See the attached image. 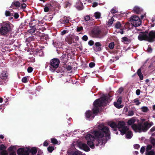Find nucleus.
<instances>
[{
  "instance_id": "1",
  "label": "nucleus",
  "mask_w": 155,
  "mask_h": 155,
  "mask_svg": "<svg viewBox=\"0 0 155 155\" xmlns=\"http://www.w3.org/2000/svg\"><path fill=\"white\" fill-rule=\"evenodd\" d=\"M98 130H94L87 133L85 137L87 143L91 148L94 147V145L98 146L95 141H97L99 145L104 144L107 141L110 139V133L108 127L101 124L98 127Z\"/></svg>"
},
{
  "instance_id": "2",
  "label": "nucleus",
  "mask_w": 155,
  "mask_h": 155,
  "mask_svg": "<svg viewBox=\"0 0 155 155\" xmlns=\"http://www.w3.org/2000/svg\"><path fill=\"white\" fill-rule=\"evenodd\" d=\"M109 96H104L100 99L97 100L94 103V108L93 109V113L90 110H87L85 112V116L87 118L91 119L94 118V114L98 113V107L101 106H105L110 101Z\"/></svg>"
},
{
  "instance_id": "3",
  "label": "nucleus",
  "mask_w": 155,
  "mask_h": 155,
  "mask_svg": "<svg viewBox=\"0 0 155 155\" xmlns=\"http://www.w3.org/2000/svg\"><path fill=\"white\" fill-rule=\"evenodd\" d=\"M118 127L121 135L126 134V138L130 139L132 137L133 134L129 130L127 126H125V123L123 121H120L118 123Z\"/></svg>"
},
{
  "instance_id": "4",
  "label": "nucleus",
  "mask_w": 155,
  "mask_h": 155,
  "mask_svg": "<svg viewBox=\"0 0 155 155\" xmlns=\"http://www.w3.org/2000/svg\"><path fill=\"white\" fill-rule=\"evenodd\" d=\"M153 125V123L152 122L148 123L147 122H145L142 124H138L136 125L134 124L132 125V127L133 129L136 132H140L141 131H145Z\"/></svg>"
},
{
  "instance_id": "5",
  "label": "nucleus",
  "mask_w": 155,
  "mask_h": 155,
  "mask_svg": "<svg viewBox=\"0 0 155 155\" xmlns=\"http://www.w3.org/2000/svg\"><path fill=\"white\" fill-rule=\"evenodd\" d=\"M155 38V31H151L149 34L148 33L141 32L140 34L138 39L140 41L147 40L150 42H152L153 39Z\"/></svg>"
},
{
  "instance_id": "6",
  "label": "nucleus",
  "mask_w": 155,
  "mask_h": 155,
  "mask_svg": "<svg viewBox=\"0 0 155 155\" xmlns=\"http://www.w3.org/2000/svg\"><path fill=\"white\" fill-rule=\"evenodd\" d=\"M1 28V34L5 35L10 30L13 28V25L8 21L4 22Z\"/></svg>"
},
{
  "instance_id": "7",
  "label": "nucleus",
  "mask_w": 155,
  "mask_h": 155,
  "mask_svg": "<svg viewBox=\"0 0 155 155\" xmlns=\"http://www.w3.org/2000/svg\"><path fill=\"white\" fill-rule=\"evenodd\" d=\"M30 149L28 147L19 148L17 151L18 155H28Z\"/></svg>"
},
{
  "instance_id": "8",
  "label": "nucleus",
  "mask_w": 155,
  "mask_h": 155,
  "mask_svg": "<svg viewBox=\"0 0 155 155\" xmlns=\"http://www.w3.org/2000/svg\"><path fill=\"white\" fill-rule=\"evenodd\" d=\"M131 24L134 26H138L141 24L140 18L137 16H133L131 21Z\"/></svg>"
},
{
  "instance_id": "9",
  "label": "nucleus",
  "mask_w": 155,
  "mask_h": 155,
  "mask_svg": "<svg viewBox=\"0 0 155 155\" xmlns=\"http://www.w3.org/2000/svg\"><path fill=\"white\" fill-rule=\"evenodd\" d=\"M59 60L56 58L52 59L51 61V65L55 68H57L59 64Z\"/></svg>"
},
{
  "instance_id": "10",
  "label": "nucleus",
  "mask_w": 155,
  "mask_h": 155,
  "mask_svg": "<svg viewBox=\"0 0 155 155\" xmlns=\"http://www.w3.org/2000/svg\"><path fill=\"white\" fill-rule=\"evenodd\" d=\"M78 147L86 151H89L90 150L89 148L86 144L80 142L78 144Z\"/></svg>"
},
{
  "instance_id": "11",
  "label": "nucleus",
  "mask_w": 155,
  "mask_h": 155,
  "mask_svg": "<svg viewBox=\"0 0 155 155\" xmlns=\"http://www.w3.org/2000/svg\"><path fill=\"white\" fill-rule=\"evenodd\" d=\"M121 98L119 97L117 102H115L114 103V106L118 108H120L122 107H123V105L121 104Z\"/></svg>"
},
{
  "instance_id": "12",
  "label": "nucleus",
  "mask_w": 155,
  "mask_h": 155,
  "mask_svg": "<svg viewBox=\"0 0 155 155\" xmlns=\"http://www.w3.org/2000/svg\"><path fill=\"white\" fill-rule=\"evenodd\" d=\"M5 149L6 147L4 145H1V155H8V153Z\"/></svg>"
},
{
  "instance_id": "13",
  "label": "nucleus",
  "mask_w": 155,
  "mask_h": 155,
  "mask_svg": "<svg viewBox=\"0 0 155 155\" xmlns=\"http://www.w3.org/2000/svg\"><path fill=\"white\" fill-rule=\"evenodd\" d=\"M8 150L10 152L9 155H16L15 152L16 147L15 146H11L9 147Z\"/></svg>"
},
{
  "instance_id": "14",
  "label": "nucleus",
  "mask_w": 155,
  "mask_h": 155,
  "mask_svg": "<svg viewBox=\"0 0 155 155\" xmlns=\"http://www.w3.org/2000/svg\"><path fill=\"white\" fill-rule=\"evenodd\" d=\"M67 154L68 155H82V153L81 152L77 150L73 152L68 151V152Z\"/></svg>"
},
{
  "instance_id": "15",
  "label": "nucleus",
  "mask_w": 155,
  "mask_h": 155,
  "mask_svg": "<svg viewBox=\"0 0 155 155\" xmlns=\"http://www.w3.org/2000/svg\"><path fill=\"white\" fill-rule=\"evenodd\" d=\"M8 78V74L5 71H3L1 74V79H6Z\"/></svg>"
},
{
  "instance_id": "16",
  "label": "nucleus",
  "mask_w": 155,
  "mask_h": 155,
  "mask_svg": "<svg viewBox=\"0 0 155 155\" xmlns=\"http://www.w3.org/2000/svg\"><path fill=\"white\" fill-rule=\"evenodd\" d=\"M20 6V3L18 2H14L12 3L11 7L13 8H18Z\"/></svg>"
},
{
  "instance_id": "17",
  "label": "nucleus",
  "mask_w": 155,
  "mask_h": 155,
  "mask_svg": "<svg viewBox=\"0 0 155 155\" xmlns=\"http://www.w3.org/2000/svg\"><path fill=\"white\" fill-rule=\"evenodd\" d=\"M76 7L78 10H81L83 8L82 4L81 2L79 1L77 3Z\"/></svg>"
},
{
  "instance_id": "18",
  "label": "nucleus",
  "mask_w": 155,
  "mask_h": 155,
  "mask_svg": "<svg viewBox=\"0 0 155 155\" xmlns=\"http://www.w3.org/2000/svg\"><path fill=\"white\" fill-rule=\"evenodd\" d=\"M52 6L51 5H48L46 6L44 8V10L45 12H47L51 11L52 9Z\"/></svg>"
},
{
  "instance_id": "19",
  "label": "nucleus",
  "mask_w": 155,
  "mask_h": 155,
  "mask_svg": "<svg viewBox=\"0 0 155 155\" xmlns=\"http://www.w3.org/2000/svg\"><path fill=\"white\" fill-rule=\"evenodd\" d=\"M140 109L144 113H147L149 110L148 107L146 106H143L140 108Z\"/></svg>"
},
{
  "instance_id": "20",
  "label": "nucleus",
  "mask_w": 155,
  "mask_h": 155,
  "mask_svg": "<svg viewBox=\"0 0 155 155\" xmlns=\"http://www.w3.org/2000/svg\"><path fill=\"white\" fill-rule=\"evenodd\" d=\"M136 120L134 117L130 119L127 122L128 124L129 125H132L135 122Z\"/></svg>"
},
{
  "instance_id": "21",
  "label": "nucleus",
  "mask_w": 155,
  "mask_h": 155,
  "mask_svg": "<svg viewBox=\"0 0 155 155\" xmlns=\"http://www.w3.org/2000/svg\"><path fill=\"white\" fill-rule=\"evenodd\" d=\"M137 74L138 76L139 77L140 79L141 80H142L143 79V76L142 74L141 73L140 69H139L137 71Z\"/></svg>"
},
{
  "instance_id": "22",
  "label": "nucleus",
  "mask_w": 155,
  "mask_h": 155,
  "mask_svg": "<svg viewBox=\"0 0 155 155\" xmlns=\"http://www.w3.org/2000/svg\"><path fill=\"white\" fill-rule=\"evenodd\" d=\"M133 10L135 13H138L140 12L141 11V9L138 7L135 6Z\"/></svg>"
},
{
  "instance_id": "23",
  "label": "nucleus",
  "mask_w": 155,
  "mask_h": 155,
  "mask_svg": "<svg viewBox=\"0 0 155 155\" xmlns=\"http://www.w3.org/2000/svg\"><path fill=\"white\" fill-rule=\"evenodd\" d=\"M109 125L110 126V127H111L112 128H114L116 127H117V128H118V124L117 125V124L115 122H112L110 123V124H109Z\"/></svg>"
},
{
  "instance_id": "24",
  "label": "nucleus",
  "mask_w": 155,
  "mask_h": 155,
  "mask_svg": "<svg viewBox=\"0 0 155 155\" xmlns=\"http://www.w3.org/2000/svg\"><path fill=\"white\" fill-rule=\"evenodd\" d=\"M37 149L36 147H33L30 150L32 154H35L37 152Z\"/></svg>"
},
{
  "instance_id": "25",
  "label": "nucleus",
  "mask_w": 155,
  "mask_h": 155,
  "mask_svg": "<svg viewBox=\"0 0 155 155\" xmlns=\"http://www.w3.org/2000/svg\"><path fill=\"white\" fill-rule=\"evenodd\" d=\"M94 16L96 18H99L101 16V13L98 12H96L94 13Z\"/></svg>"
},
{
  "instance_id": "26",
  "label": "nucleus",
  "mask_w": 155,
  "mask_h": 155,
  "mask_svg": "<svg viewBox=\"0 0 155 155\" xmlns=\"http://www.w3.org/2000/svg\"><path fill=\"white\" fill-rule=\"evenodd\" d=\"M60 22L61 23H67L69 22V20L67 18H64V20L62 19L60 20Z\"/></svg>"
},
{
  "instance_id": "27",
  "label": "nucleus",
  "mask_w": 155,
  "mask_h": 155,
  "mask_svg": "<svg viewBox=\"0 0 155 155\" xmlns=\"http://www.w3.org/2000/svg\"><path fill=\"white\" fill-rule=\"evenodd\" d=\"M95 45L97 47H98V51H100L101 50L100 47L101 46V45L100 43L99 42H97L95 43Z\"/></svg>"
},
{
  "instance_id": "28",
  "label": "nucleus",
  "mask_w": 155,
  "mask_h": 155,
  "mask_svg": "<svg viewBox=\"0 0 155 155\" xmlns=\"http://www.w3.org/2000/svg\"><path fill=\"white\" fill-rule=\"evenodd\" d=\"M133 101L134 103H135V104L137 105H139L140 103V102L139 100L137 99H135Z\"/></svg>"
},
{
  "instance_id": "29",
  "label": "nucleus",
  "mask_w": 155,
  "mask_h": 155,
  "mask_svg": "<svg viewBox=\"0 0 155 155\" xmlns=\"http://www.w3.org/2000/svg\"><path fill=\"white\" fill-rule=\"evenodd\" d=\"M51 140L52 143L56 144H59L58 142L55 139L52 138L51 139Z\"/></svg>"
},
{
  "instance_id": "30",
  "label": "nucleus",
  "mask_w": 155,
  "mask_h": 155,
  "mask_svg": "<svg viewBox=\"0 0 155 155\" xmlns=\"http://www.w3.org/2000/svg\"><path fill=\"white\" fill-rule=\"evenodd\" d=\"M121 26V25L120 23L119 22H117L116 24L115 25V28H120Z\"/></svg>"
},
{
  "instance_id": "31",
  "label": "nucleus",
  "mask_w": 155,
  "mask_h": 155,
  "mask_svg": "<svg viewBox=\"0 0 155 155\" xmlns=\"http://www.w3.org/2000/svg\"><path fill=\"white\" fill-rule=\"evenodd\" d=\"M146 155H154V152L152 151H150L149 152H146Z\"/></svg>"
},
{
  "instance_id": "32",
  "label": "nucleus",
  "mask_w": 155,
  "mask_h": 155,
  "mask_svg": "<svg viewBox=\"0 0 155 155\" xmlns=\"http://www.w3.org/2000/svg\"><path fill=\"white\" fill-rule=\"evenodd\" d=\"M54 150V147H49L48 148V151L50 153H51Z\"/></svg>"
},
{
  "instance_id": "33",
  "label": "nucleus",
  "mask_w": 155,
  "mask_h": 155,
  "mask_svg": "<svg viewBox=\"0 0 155 155\" xmlns=\"http://www.w3.org/2000/svg\"><path fill=\"white\" fill-rule=\"evenodd\" d=\"M28 81L27 78L26 77H24L22 79V81L24 83H26Z\"/></svg>"
},
{
  "instance_id": "34",
  "label": "nucleus",
  "mask_w": 155,
  "mask_h": 155,
  "mask_svg": "<svg viewBox=\"0 0 155 155\" xmlns=\"http://www.w3.org/2000/svg\"><path fill=\"white\" fill-rule=\"evenodd\" d=\"M152 147L151 145H148L147 147L146 152H149L150 151L149 150H150L152 148Z\"/></svg>"
},
{
  "instance_id": "35",
  "label": "nucleus",
  "mask_w": 155,
  "mask_h": 155,
  "mask_svg": "<svg viewBox=\"0 0 155 155\" xmlns=\"http://www.w3.org/2000/svg\"><path fill=\"white\" fill-rule=\"evenodd\" d=\"M114 46V44L113 43H110L109 45V47L110 49L113 48Z\"/></svg>"
},
{
  "instance_id": "36",
  "label": "nucleus",
  "mask_w": 155,
  "mask_h": 155,
  "mask_svg": "<svg viewBox=\"0 0 155 155\" xmlns=\"http://www.w3.org/2000/svg\"><path fill=\"white\" fill-rule=\"evenodd\" d=\"M134 114V112L132 110L129 111L128 112V115L129 116H132Z\"/></svg>"
},
{
  "instance_id": "37",
  "label": "nucleus",
  "mask_w": 155,
  "mask_h": 155,
  "mask_svg": "<svg viewBox=\"0 0 155 155\" xmlns=\"http://www.w3.org/2000/svg\"><path fill=\"white\" fill-rule=\"evenodd\" d=\"M114 21V18H111L108 21V24L109 25L112 24L113 22Z\"/></svg>"
},
{
  "instance_id": "38",
  "label": "nucleus",
  "mask_w": 155,
  "mask_h": 155,
  "mask_svg": "<svg viewBox=\"0 0 155 155\" xmlns=\"http://www.w3.org/2000/svg\"><path fill=\"white\" fill-rule=\"evenodd\" d=\"M145 148L144 147H142L141 148L140 150V152L141 153H143L145 151Z\"/></svg>"
},
{
  "instance_id": "39",
  "label": "nucleus",
  "mask_w": 155,
  "mask_h": 155,
  "mask_svg": "<svg viewBox=\"0 0 155 155\" xmlns=\"http://www.w3.org/2000/svg\"><path fill=\"white\" fill-rule=\"evenodd\" d=\"M33 70V68L31 67H29L27 69V71L28 72L31 73V72Z\"/></svg>"
},
{
  "instance_id": "40",
  "label": "nucleus",
  "mask_w": 155,
  "mask_h": 155,
  "mask_svg": "<svg viewBox=\"0 0 155 155\" xmlns=\"http://www.w3.org/2000/svg\"><path fill=\"white\" fill-rule=\"evenodd\" d=\"M14 16L15 18L17 19L19 17V15L18 13H15L14 14Z\"/></svg>"
},
{
  "instance_id": "41",
  "label": "nucleus",
  "mask_w": 155,
  "mask_h": 155,
  "mask_svg": "<svg viewBox=\"0 0 155 155\" xmlns=\"http://www.w3.org/2000/svg\"><path fill=\"white\" fill-rule=\"evenodd\" d=\"M84 19L86 21H87L90 19V18L89 15H87L84 17Z\"/></svg>"
},
{
  "instance_id": "42",
  "label": "nucleus",
  "mask_w": 155,
  "mask_h": 155,
  "mask_svg": "<svg viewBox=\"0 0 155 155\" xmlns=\"http://www.w3.org/2000/svg\"><path fill=\"white\" fill-rule=\"evenodd\" d=\"M83 40L86 41L88 39V37L86 35H84L82 38Z\"/></svg>"
},
{
  "instance_id": "43",
  "label": "nucleus",
  "mask_w": 155,
  "mask_h": 155,
  "mask_svg": "<svg viewBox=\"0 0 155 155\" xmlns=\"http://www.w3.org/2000/svg\"><path fill=\"white\" fill-rule=\"evenodd\" d=\"M5 15L6 16H9L11 14L10 12L8 11H6L5 12Z\"/></svg>"
},
{
  "instance_id": "44",
  "label": "nucleus",
  "mask_w": 155,
  "mask_h": 155,
  "mask_svg": "<svg viewBox=\"0 0 155 155\" xmlns=\"http://www.w3.org/2000/svg\"><path fill=\"white\" fill-rule=\"evenodd\" d=\"M88 44L91 46L93 45L94 44V42L92 40L88 42Z\"/></svg>"
},
{
  "instance_id": "45",
  "label": "nucleus",
  "mask_w": 155,
  "mask_h": 155,
  "mask_svg": "<svg viewBox=\"0 0 155 155\" xmlns=\"http://www.w3.org/2000/svg\"><path fill=\"white\" fill-rule=\"evenodd\" d=\"M44 146L46 147L48 145V143L47 140L45 141L43 144Z\"/></svg>"
},
{
  "instance_id": "46",
  "label": "nucleus",
  "mask_w": 155,
  "mask_h": 155,
  "mask_svg": "<svg viewBox=\"0 0 155 155\" xmlns=\"http://www.w3.org/2000/svg\"><path fill=\"white\" fill-rule=\"evenodd\" d=\"M95 64L93 62L90 63L89 64V66L90 68H92L94 66Z\"/></svg>"
},
{
  "instance_id": "47",
  "label": "nucleus",
  "mask_w": 155,
  "mask_h": 155,
  "mask_svg": "<svg viewBox=\"0 0 155 155\" xmlns=\"http://www.w3.org/2000/svg\"><path fill=\"white\" fill-rule=\"evenodd\" d=\"M122 40L123 41H128V39L126 37H124L122 38Z\"/></svg>"
},
{
  "instance_id": "48",
  "label": "nucleus",
  "mask_w": 155,
  "mask_h": 155,
  "mask_svg": "<svg viewBox=\"0 0 155 155\" xmlns=\"http://www.w3.org/2000/svg\"><path fill=\"white\" fill-rule=\"evenodd\" d=\"M134 147L136 149H138L140 148V146L138 144H135L134 146Z\"/></svg>"
},
{
  "instance_id": "49",
  "label": "nucleus",
  "mask_w": 155,
  "mask_h": 155,
  "mask_svg": "<svg viewBox=\"0 0 155 155\" xmlns=\"http://www.w3.org/2000/svg\"><path fill=\"white\" fill-rule=\"evenodd\" d=\"M151 143L153 145H155V139H152L151 140Z\"/></svg>"
},
{
  "instance_id": "50",
  "label": "nucleus",
  "mask_w": 155,
  "mask_h": 155,
  "mask_svg": "<svg viewBox=\"0 0 155 155\" xmlns=\"http://www.w3.org/2000/svg\"><path fill=\"white\" fill-rule=\"evenodd\" d=\"M83 29V28L82 27H77V31H80L82 30Z\"/></svg>"
},
{
  "instance_id": "51",
  "label": "nucleus",
  "mask_w": 155,
  "mask_h": 155,
  "mask_svg": "<svg viewBox=\"0 0 155 155\" xmlns=\"http://www.w3.org/2000/svg\"><path fill=\"white\" fill-rule=\"evenodd\" d=\"M67 31L66 30H64L63 31H62L61 32V35H64L67 33Z\"/></svg>"
},
{
  "instance_id": "52",
  "label": "nucleus",
  "mask_w": 155,
  "mask_h": 155,
  "mask_svg": "<svg viewBox=\"0 0 155 155\" xmlns=\"http://www.w3.org/2000/svg\"><path fill=\"white\" fill-rule=\"evenodd\" d=\"M97 5L98 4L97 3L94 2L93 3V4L92 7H95L96 6H97Z\"/></svg>"
},
{
  "instance_id": "53",
  "label": "nucleus",
  "mask_w": 155,
  "mask_h": 155,
  "mask_svg": "<svg viewBox=\"0 0 155 155\" xmlns=\"http://www.w3.org/2000/svg\"><path fill=\"white\" fill-rule=\"evenodd\" d=\"M26 6V5L25 4H23L21 5V8L23 9H24Z\"/></svg>"
},
{
  "instance_id": "54",
  "label": "nucleus",
  "mask_w": 155,
  "mask_h": 155,
  "mask_svg": "<svg viewBox=\"0 0 155 155\" xmlns=\"http://www.w3.org/2000/svg\"><path fill=\"white\" fill-rule=\"evenodd\" d=\"M140 91L139 90H137L136 91V94L137 95H139L140 94Z\"/></svg>"
},
{
  "instance_id": "55",
  "label": "nucleus",
  "mask_w": 155,
  "mask_h": 155,
  "mask_svg": "<svg viewBox=\"0 0 155 155\" xmlns=\"http://www.w3.org/2000/svg\"><path fill=\"white\" fill-rule=\"evenodd\" d=\"M111 13H115L116 12H117V11L116 9H112L111 10Z\"/></svg>"
},
{
  "instance_id": "56",
  "label": "nucleus",
  "mask_w": 155,
  "mask_h": 155,
  "mask_svg": "<svg viewBox=\"0 0 155 155\" xmlns=\"http://www.w3.org/2000/svg\"><path fill=\"white\" fill-rule=\"evenodd\" d=\"M147 51L148 52H150L152 51V50L150 47H149L147 49Z\"/></svg>"
},
{
  "instance_id": "57",
  "label": "nucleus",
  "mask_w": 155,
  "mask_h": 155,
  "mask_svg": "<svg viewBox=\"0 0 155 155\" xmlns=\"http://www.w3.org/2000/svg\"><path fill=\"white\" fill-rule=\"evenodd\" d=\"M155 131V127H154L152 128L150 130V131L151 132H153Z\"/></svg>"
},
{
  "instance_id": "58",
  "label": "nucleus",
  "mask_w": 155,
  "mask_h": 155,
  "mask_svg": "<svg viewBox=\"0 0 155 155\" xmlns=\"http://www.w3.org/2000/svg\"><path fill=\"white\" fill-rule=\"evenodd\" d=\"M141 18L142 19H143L144 18H146V15L145 14L144 15H142L141 16Z\"/></svg>"
},
{
  "instance_id": "59",
  "label": "nucleus",
  "mask_w": 155,
  "mask_h": 155,
  "mask_svg": "<svg viewBox=\"0 0 155 155\" xmlns=\"http://www.w3.org/2000/svg\"><path fill=\"white\" fill-rule=\"evenodd\" d=\"M120 32L121 34H124V31L122 30L120 31Z\"/></svg>"
},
{
  "instance_id": "60",
  "label": "nucleus",
  "mask_w": 155,
  "mask_h": 155,
  "mask_svg": "<svg viewBox=\"0 0 155 155\" xmlns=\"http://www.w3.org/2000/svg\"><path fill=\"white\" fill-rule=\"evenodd\" d=\"M124 110H126V112L128 110L127 108V107H124Z\"/></svg>"
},
{
  "instance_id": "61",
  "label": "nucleus",
  "mask_w": 155,
  "mask_h": 155,
  "mask_svg": "<svg viewBox=\"0 0 155 155\" xmlns=\"http://www.w3.org/2000/svg\"><path fill=\"white\" fill-rule=\"evenodd\" d=\"M69 5H70V3H68L67 4V5H66V7H67L68 6H69Z\"/></svg>"
},
{
  "instance_id": "62",
  "label": "nucleus",
  "mask_w": 155,
  "mask_h": 155,
  "mask_svg": "<svg viewBox=\"0 0 155 155\" xmlns=\"http://www.w3.org/2000/svg\"><path fill=\"white\" fill-rule=\"evenodd\" d=\"M155 18H153L152 19V21H153V22L154 21H155Z\"/></svg>"
},
{
  "instance_id": "63",
  "label": "nucleus",
  "mask_w": 155,
  "mask_h": 155,
  "mask_svg": "<svg viewBox=\"0 0 155 155\" xmlns=\"http://www.w3.org/2000/svg\"><path fill=\"white\" fill-rule=\"evenodd\" d=\"M153 109L155 110V105H154L153 107Z\"/></svg>"
},
{
  "instance_id": "64",
  "label": "nucleus",
  "mask_w": 155,
  "mask_h": 155,
  "mask_svg": "<svg viewBox=\"0 0 155 155\" xmlns=\"http://www.w3.org/2000/svg\"><path fill=\"white\" fill-rule=\"evenodd\" d=\"M3 138H4L3 136L2 135H1V138L3 139Z\"/></svg>"
}]
</instances>
